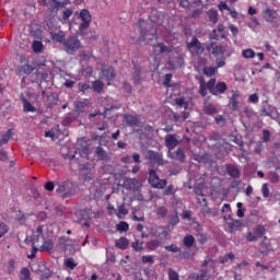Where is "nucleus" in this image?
Listing matches in <instances>:
<instances>
[{
    "label": "nucleus",
    "mask_w": 280,
    "mask_h": 280,
    "mask_svg": "<svg viewBox=\"0 0 280 280\" xmlns=\"http://www.w3.org/2000/svg\"><path fill=\"white\" fill-rule=\"evenodd\" d=\"M66 268H69L70 270H74L78 264H75V260L73 258H68L65 260Z\"/></svg>",
    "instance_id": "nucleus-46"
},
{
    "label": "nucleus",
    "mask_w": 280,
    "mask_h": 280,
    "mask_svg": "<svg viewBox=\"0 0 280 280\" xmlns=\"http://www.w3.org/2000/svg\"><path fill=\"white\" fill-rule=\"evenodd\" d=\"M139 27H140V38L139 44L140 45H148L156 38V26L152 23H148L145 21H139Z\"/></svg>",
    "instance_id": "nucleus-1"
},
{
    "label": "nucleus",
    "mask_w": 280,
    "mask_h": 280,
    "mask_svg": "<svg viewBox=\"0 0 280 280\" xmlns=\"http://www.w3.org/2000/svg\"><path fill=\"white\" fill-rule=\"evenodd\" d=\"M207 14H208L209 21H211V23H218V11L217 10L210 9L207 12Z\"/></svg>",
    "instance_id": "nucleus-40"
},
{
    "label": "nucleus",
    "mask_w": 280,
    "mask_h": 280,
    "mask_svg": "<svg viewBox=\"0 0 280 280\" xmlns=\"http://www.w3.org/2000/svg\"><path fill=\"white\" fill-rule=\"evenodd\" d=\"M264 19L267 21V23H273L275 19H277V11L267 8L264 12Z\"/></svg>",
    "instance_id": "nucleus-18"
},
{
    "label": "nucleus",
    "mask_w": 280,
    "mask_h": 280,
    "mask_svg": "<svg viewBox=\"0 0 280 280\" xmlns=\"http://www.w3.org/2000/svg\"><path fill=\"white\" fill-rule=\"evenodd\" d=\"M42 248L43 250H54V241H44Z\"/></svg>",
    "instance_id": "nucleus-50"
},
{
    "label": "nucleus",
    "mask_w": 280,
    "mask_h": 280,
    "mask_svg": "<svg viewBox=\"0 0 280 280\" xmlns=\"http://www.w3.org/2000/svg\"><path fill=\"white\" fill-rule=\"evenodd\" d=\"M168 253H180V247L172 244L164 247Z\"/></svg>",
    "instance_id": "nucleus-57"
},
{
    "label": "nucleus",
    "mask_w": 280,
    "mask_h": 280,
    "mask_svg": "<svg viewBox=\"0 0 280 280\" xmlns=\"http://www.w3.org/2000/svg\"><path fill=\"white\" fill-rule=\"evenodd\" d=\"M228 226L230 229V231H237L240 229H242V221L240 220H235L234 222H229Z\"/></svg>",
    "instance_id": "nucleus-39"
},
{
    "label": "nucleus",
    "mask_w": 280,
    "mask_h": 280,
    "mask_svg": "<svg viewBox=\"0 0 280 280\" xmlns=\"http://www.w3.org/2000/svg\"><path fill=\"white\" fill-rule=\"evenodd\" d=\"M32 49L35 54H40V51H43V42L34 40L32 44Z\"/></svg>",
    "instance_id": "nucleus-38"
},
{
    "label": "nucleus",
    "mask_w": 280,
    "mask_h": 280,
    "mask_svg": "<svg viewBox=\"0 0 280 280\" xmlns=\"http://www.w3.org/2000/svg\"><path fill=\"white\" fill-rule=\"evenodd\" d=\"M78 86H79V92L80 93H86V91H91V84H89V83H82V82H80L79 84H78Z\"/></svg>",
    "instance_id": "nucleus-51"
},
{
    "label": "nucleus",
    "mask_w": 280,
    "mask_h": 280,
    "mask_svg": "<svg viewBox=\"0 0 280 280\" xmlns=\"http://www.w3.org/2000/svg\"><path fill=\"white\" fill-rule=\"evenodd\" d=\"M86 106H89V100L79 101L75 104V112L77 113H82Z\"/></svg>",
    "instance_id": "nucleus-36"
},
{
    "label": "nucleus",
    "mask_w": 280,
    "mask_h": 280,
    "mask_svg": "<svg viewBox=\"0 0 280 280\" xmlns=\"http://www.w3.org/2000/svg\"><path fill=\"white\" fill-rule=\"evenodd\" d=\"M143 273L148 279H159V275L156 273V270L152 268H144Z\"/></svg>",
    "instance_id": "nucleus-30"
},
{
    "label": "nucleus",
    "mask_w": 280,
    "mask_h": 280,
    "mask_svg": "<svg viewBox=\"0 0 280 280\" xmlns=\"http://www.w3.org/2000/svg\"><path fill=\"white\" fill-rule=\"evenodd\" d=\"M33 71H34V67H32L30 65H24L22 67V72H24L25 75H30Z\"/></svg>",
    "instance_id": "nucleus-63"
},
{
    "label": "nucleus",
    "mask_w": 280,
    "mask_h": 280,
    "mask_svg": "<svg viewBox=\"0 0 280 280\" xmlns=\"http://www.w3.org/2000/svg\"><path fill=\"white\" fill-rule=\"evenodd\" d=\"M102 75L105 78V80H113L115 78V68L113 67H107L102 69Z\"/></svg>",
    "instance_id": "nucleus-21"
},
{
    "label": "nucleus",
    "mask_w": 280,
    "mask_h": 280,
    "mask_svg": "<svg viewBox=\"0 0 280 280\" xmlns=\"http://www.w3.org/2000/svg\"><path fill=\"white\" fill-rule=\"evenodd\" d=\"M242 56H243V58H247V59L255 58V50H253L250 48L245 49V50H243Z\"/></svg>",
    "instance_id": "nucleus-54"
},
{
    "label": "nucleus",
    "mask_w": 280,
    "mask_h": 280,
    "mask_svg": "<svg viewBox=\"0 0 280 280\" xmlns=\"http://www.w3.org/2000/svg\"><path fill=\"white\" fill-rule=\"evenodd\" d=\"M8 231H10V228L8 226V224L0 223V237H3V235H5Z\"/></svg>",
    "instance_id": "nucleus-62"
},
{
    "label": "nucleus",
    "mask_w": 280,
    "mask_h": 280,
    "mask_svg": "<svg viewBox=\"0 0 280 280\" xmlns=\"http://www.w3.org/2000/svg\"><path fill=\"white\" fill-rule=\"evenodd\" d=\"M183 244H184L185 248H191V246H194V244H196V238L194 237V235L188 234L184 237Z\"/></svg>",
    "instance_id": "nucleus-26"
},
{
    "label": "nucleus",
    "mask_w": 280,
    "mask_h": 280,
    "mask_svg": "<svg viewBox=\"0 0 280 280\" xmlns=\"http://www.w3.org/2000/svg\"><path fill=\"white\" fill-rule=\"evenodd\" d=\"M75 222L79 224H83V226H89V220H91V214H89V210H79L75 212Z\"/></svg>",
    "instance_id": "nucleus-10"
},
{
    "label": "nucleus",
    "mask_w": 280,
    "mask_h": 280,
    "mask_svg": "<svg viewBox=\"0 0 280 280\" xmlns=\"http://www.w3.org/2000/svg\"><path fill=\"white\" fill-rule=\"evenodd\" d=\"M147 159L151 165H165V160H163V153H159L153 150L147 152Z\"/></svg>",
    "instance_id": "nucleus-6"
},
{
    "label": "nucleus",
    "mask_w": 280,
    "mask_h": 280,
    "mask_svg": "<svg viewBox=\"0 0 280 280\" xmlns=\"http://www.w3.org/2000/svg\"><path fill=\"white\" fill-rule=\"evenodd\" d=\"M199 94L201 97H207V82H205V78L200 77L199 78Z\"/></svg>",
    "instance_id": "nucleus-28"
},
{
    "label": "nucleus",
    "mask_w": 280,
    "mask_h": 280,
    "mask_svg": "<svg viewBox=\"0 0 280 280\" xmlns=\"http://www.w3.org/2000/svg\"><path fill=\"white\" fill-rule=\"evenodd\" d=\"M21 102L23 104L24 113H36V107H34L25 96H21Z\"/></svg>",
    "instance_id": "nucleus-22"
},
{
    "label": "nucleus",
    "mask_w": 280,
    "mask_h": 280,
    "mask_svg": "<svg viewBox=\"0 0 280 280\" xmlns=\"http://www.w3.org/2000/svg\"><path fill=\"white\" fill-rule=\"evenodd\" d=\"M215 85H217L215 84V79H210L208 81V83H206V86H207L209 93H211V95H213V91L215 90Z\"/></svg>",
    "instance_id": "nucleus-49"
},
{
    "label": "nucleus",
    "mask_w": 280,
    "mask_h": 280,
    "mask_svg": "<svg viewBox=\"0 0 280 280\" xmlns=\"http://www.w3.org/2000/svg\"><path fill=\"white\" fill-rule=\"evenodd\" d=\"M32 279V273L27 267H24L20 271V280H30Z\"/></svg>",
    "instance_id": "nucleus-32"
},
{
    "label": "nucleus",
    "mask_w": 280,
    "mask_h": 280,
    "mask_svg": "<svg viewBox=\"0 0 280 280\" xmlns=\"http://www.w3.org/2000/svg\"><path fill=\"white\" fill-rule=\"evenodd\" d=\"M128 238L126 237H120L119 240H116L115 242V246H117V248H120L121 250H126V248H128Z\"/></svg>",
    "instance_id": "nucleus-29"
},
{
    "label": "nucleus",
    "mask_w": 280,
    "mask_h": 280,
    "mask_svg": "<svg viewBox=\"0 0 280 280\" xmlns=\"http://www.w3.org/2000/svg\"><path fill=\"white\" fill-rule=\"evenodd\" d=\"M80 16L83 22L91 23L92 21L91 13L86 9L81 10Z\"/></svg>",
    "instance_id": "nucleus-37"
},
{
    "label": "nucleus",
    "mask_w": 280,
    "mask_h": 280,
    "mask_svg": "<svg viewBox=\"0 0 280 280\" xmlns=\"http://www.w3.org/2000/svg\"><path fill=\"white\" fill-rule=\"evenodd\" d=\"M254 235H256V237L259 240V237H264V235L266 234V228H264V225H257L254 230Z\"/></svg>",
    "instance_id": "nucleus-35"
},
{
    "label": "nucleus",
    "mask_w": 280,
    "mask_h": 280,
    "mask_svg": "<svg viewBox=\"0 0 280 280\" xmlns=\"http://www.w3.org/2000/svg\"><path fill=\"white\" fill-rule=\"evenodd\" d=\"M225 170L231 178H240L242 176V171L235 164H226Z\"/></svg>",
    "instance_id": "nucleus-12"
},
{
    "label": "nucleus",
    "mask_w": 280,
    "mask_h": 280,
    "mask_svg": "<svg viewBox=\"0 0 280 280\" xmlns=\"http://www.w3.org/2000/svg\"><path fill=\"white\" fill-rule=\"evenodd\" d=\"M175 103L177 106H179V108H188L189 104L187 102H185V98L180 97V98H176Z\"/></svg>",
    "instance_id": "nucleus-55"
},
{
    "label": "nucleus",
    "mask_w": 280,
    "mask_h": 280,
    "mask_svg": "<svg viewBox=\"0 0 280 280\" xmlns=\"http://www.w3.org/2000/svg\"><path fill=\"white\" fill-rule=\"evenodd\" d=\"M125 189H127V191H141V182H139V179L137 178H130L127 177L125 179Z\"/></svg>",
    "instance_id": "nucleus-8"
},
{
    "label": "nucleus",
    "mask_w": 280,
    "mask_h": 280,
    "mask_svg": "<svg viewBox=\"0 0 280 280\" xmlns=\"http://www.w3.org/2000/svg\"><path fill=\"white\" fill-rule=\"evenodd\" d=\"M218 72V68L215 67H203L202 73L203 75H207V78L213 77L214 73Z\"/></svg>",
    "instance_id": "nucleus-33"
},
{
    "label": "nucleus",
    "mask_w": 280,
    "mask_h": 280,
    "mask_svg": "<svg viewBox=\"0 0 280 280\" xmlns=\"http://www.w3.org/2000/svg\"><path fill=\"white\" fill-rule=\"evenodd\" d=\"M149 184L154 189H165V187H167V179L159 178L156 171H154V168H151L149 171Z\"/></svg>",
    "instance_id": "nucleus-4"
},
{
    "label": "nucleus",
    "mask_w": 280,
    "mask_h": 280,
    "mask_svg": "<svg viewBox=\"0 0 280 280\" xmlns=\"http://www.w3.org/2000/svg\"><path fill=\"white\" fill-rule=\"evenodd\" d=\"M58 246L63 250H71L73 248V240L69 238V236H61L58 238Z\"/></svg>",
    "instance_id": "nucleus-13"
},
{
    "label": "nucleus",
    "mask_w": 280,
    "mask_h": 280,
    "mask_svg": "<svg viewBox=\"0 0 280 280\" xmlns=\"http://www.w3.org/2000/svg\"><path fill=\"white\" fill-rule=\"evenodd\" d=\"M10 137H12V129H9L4 133L0 135V148L10 141Z\"/></svg>",
    "instance_id": "nucleus-27"
},
{
    "label": "nucleus",
    "mask_w": 280,
    "mask_h": 280,
    "mask_svg": "<svg viewBox=\"0 0 280 280\" xmlns=\"http://www.w3.org/2000/svg\"><path fill=\"white\" fill-rule=\"evenodd\" d=\"M40 240H43V236L42 235H39V234H33V235H31V236H26V238H25V244L27 245V246H30V244L32 245V246H36L37 247V245H38V242H40Z\"/></svg>",
    "instance_id": "nucleus-17"
},
{
    "label": "nucleus",
    "mask_w": 280,
    "mask_h": 280,
    "mask_svg": "<svg viewBox=\"0 0 280 280\" xmlns=\"http://www.w3.org/2000/svg\"><path fill=\"white\" fill-rule=\"evenodd\" d=\"M38 271L42 272L40 279L44 280H49V278L54 275V271L49 270V268H47V264L45 262H40L38 265Z\"/></svg>",
    "instance_id": "nucleus-14"
},
{
    "label": "nucleus",
    "mask_w": 280,
    "mask_h": 280,
    "mask_svg": "<svg viewBox=\"0 0 280 280\" xmlns=\"http://www.w3.org/2000/svg\"><path fill=\"white\" fill-rule=\"evenodd\" d=\"M77 151L79 152L82 159H86L89 156V143L84 140H78L77 142Z\"/></svg>",
    "instance_id": "nucleus-11"
},
{
    "label": "nucleus",
    "mask_w": 280,
    "mask_h": 280,
    "mask_svg": "<svg viewBox=\"0 0 280 280\" xmlns=\"http://www.w3.org/2000/svg\"><path fill=\"white\" fill-rule=\"evenodd\" d=\"M268 178L270 183H273V184L279 183V174H277V172H272V171L269 172Z\"/></svg>",
    "instance_id": "nucleus-53"
},
{
    "label": "nucleus",
    "mask_w": 280,
    "mask_h": 280,
    "mask_svg": "<svg viewBox=\"0 0 280 280\" xmlns=\"http://www.w3.org/2000/svg\"><path fill=\"white\" fill-rule=\"evenodd\" d=\"M128 229H130V225H128V223H126V221H121V222H119V224H117V231H119L120 233H126V231H128Z\"/></svg>",
    "instance_id": "nucleus-47"
},
{
    "label": "nucleus",
    "mask_w": 280,
    "mask_h": 280,
    "mask_svg": "<svg viewBox=\"0 0 280 280\" xmlns=\"http://www.w3.org/2000/svg\"><path fill=\"white\" fill-rule=\"evenodd\" d=\"M180 222V219L178 218V213H175L173 217H171V220L168 222V226H176Z\"/></svg>",
    "instance_id": "nucleus-58"
},
{
    "label": "nucleus",
    "mask_w": 280,
    "mask_h": 280,
    "mask_svg": "<svg viewBox=\"0 0 280 280\" xmlns=\"http://www.w3.org/2000/svg\"><path fill=\"white\" fill-rule=\"evenodd\" d=\"M261 140L264 141V143H268V141H270V130H268V129L262 130Z\"/></svg>",
    "instance_id": "nucleus-61"
},
{
    "label": "nucleus",
    "mask_w": 280,
    "mask_h": 280,
    "mask_svg": "<svg viewBox=\"0 0 280 280\" xmlns=\"http://www.w3.org/2000/svg\"><path fill=\"white\" fill-rule=\"evenodd\" d=\"M117 215H118L119 220H121V218H124V215H128V211L126 209L125 203L118 206V214Z\"/></svg>",
    "instance_id": "nucleus-48"
},
{
    "label": "nucleus",
    "mask_w": 280,
    "mask_h": 280,
    "mask_svg": "<svg viewBox=\"0 0 280 280\" xmlns=\"http://www.w3.org/2000/svg\"><path fill=\"white\" fill-rule=\"evenodd\" d=\"M89 25L91 22H82L79 26V36H84L86 34V30H89Z\"/></svg>",
    "instance_id": "nucleus-41"
},
{
    "label": "nucleus",
    "mask_w": 280,
    "mask_h": 280,
    "mask_svg": "<svg viewBox=\"0 0 280 280\" xmlns=\"http://www.w3.org/2000/svg\"><path fill=\"white\" fill-rule=\"evenodd\" d=\"M47 97H48V104H49L50 107L51 106H58V96L52 94V95H49Z\"/></svg>",
    "instance_id": "nucleus-56"
},
{
    "label": "nucleus",
    "mask_w": 280,
    "mask_h": 280,
    "mask_svg": "<svg viewBox=\"0 0 280 280\" xmlns=\"http://www.w3.org/2000/svg\"><path fill=\"white\" fill-rule=\"evenodd\" d=\"M186 47L191 56H201V54L205 52V47H202V43H200L197 37H192L191 40L186 44Z\"/></svg>",
    "instance_id": "nucleus-5"
},
{
    "label": "nucleus",
    "mask_w": 280,
    "mask_h": 280,
    "mask_svg": "<svg viewBox=\"0 0 280 280\" xmlns=\"http://www.w3.org/2000/svg\"><path fill=\"white\" fill-rule=\"evenodd\" d=\"M158 215L159 218H165V215H167V208L165 206L160 207L158 209Z\"/></svg>",
    "instance_id": "nucleus-64"
},
{
    "label": "nucleus",
    "mask_w": 280,
    "mask_h": 280,
    "mask_svg": "<svg viewBox=\"0 0 280 280\" xmlns=\"http://www.w3.org/2000/svg\"><path fill=\"white\" fill-rule=\"evenodd\" d=\"M226 54V47L219 45L212 48V56H224Z\"/></svg>",
    "instance_id": "nucleus-31"
},
{
    "label": "nucleus",
    "mask_w": 280,
    "mask_h": 280,
    "mask_svg": "<svg viewBox=\"0 0 280 280\" xmlns=\"http://www.w3.org/2000/svg\"><path fill=\"white\" fill-rule=\"evenodd\" d=\"M63 47L67 54L73 55L78 49H82V43H80L78 36H70L63 42Z\"/></svg>",
    "instance_id": "nucleus-3"
},
{
    "label": "nucleus",
    "mask_w": 280,
    "mask_h": 280,
    "mask_svg": "<svg viewBox=\"0 0 280 280\" xmlns=\"http://www.w3.org/2000/svg\"><path fill=\"white\" fill-rule=\"evenodd\" d=\"M229 259H231V261H233V259H235V254L230 253L225 256H221L220 257V264H226V261H229Z\"/></svg>",
    "instance_id": "nucleus-52"
},
{
    "label": "nucleus",
    "mask_w": 280,
    "mask_h": 280,
    "mask_svg": "<svg viewBox=\"0 0 280 280\" xmlns=\"http://www.w3.org/2000/svg\"><path fill=\"white\" fill-rule=\"evenodd\" d=\"M122 119L127 124V126H139V118L137 116L125 114L122 115Z\"/></svg>",
    "instance_id": "nucleus-19"
},
{
    "label": "nucleus",
    "mask_w": 280,
    "mask_h": 280,
    "mask_svg": "<svg viewBox=\"0 0 280 280\" xmlns=\"http://www.w3.org/2000/svg\"><path fill=\"white\" fill-rule=\"evenodd\" d=\"M56 194L59 198H71V196L78 194V185L72 182L57 183Z\"/></svg>",
    "instance_id": "nucleus-2"
},
{
    "label": "nucleus",
    "mask_w": 280,
    "mask_h": 280,
    "mask_svg": "<svg viewBox=\"0 0 280 280\" xmlns=\"http://www.w3.org/2000/svg\"><path fill=\"white\" fill-rule=\"evenodd\" d=\"M92 89L95 93H102V91H104V83L100 80H96L92 83Z\"/></svg>",
    "instance_id": "nucleus-34"
},
{
    "label": "nucleus",
    "mask_w": 280,
    "mask_h": 280,
    "mask_svg": "<svg viewBox=\"0 0 280 280\" xmlns=\"http://www.w3.org/2000/svg\"><path fill=\"white\" fill-rule=\"evenodd\" d=\"M95 155L97 156L98 161H106L108 159V153L102 145L96 147Z\"/></svg>",
    "instance_id": "nucleus-25"
},
{
    "label": "nucleus",
    "mask_w": 280,
    "mask_h": 280,
    "mask_svg": "<svg viewBox=\"0 0 280 280\" xmlns=\"http://www.w3.org/2000/svg\"><path fill=\"white\" fill-rule=\"evenodd\" d=\"M154 56H167V54H172V47L165 45V43H158L153 46Z\"/></svg>",
    "instance_id": "nucleus-9"
},
{
    "label": "nucleus",
    "mask_w": 280,
    "mask_h": 280,
    "mask_svg": "<svg viewBox=\"0 0 280 280\" xmlns=\"http://www.w3.org/2000/svg\"><path fill=\"white\" fill-rule=\"evenodd\" d=\"M176 145H178V139L176 138V136L167 135L165 137V147L168 150H174V148H176Z\"/></svg>",
    "instance_id": "nucleus-15"
},
{
    "label": "nucleus",
    "mask_w": 280,
    "mask_h": 280,
    "mask_svg": "<svg viewBox=\"0 0 280 280\" xmlns=\"http://www.w3.org/2000/svg\"><path fill=\"white\" fill-rule=\"evenodd\" d=\"M51 1V8H54L55 10H57V8H65V5H67V2H60L58 0H50Z\"/></svg>",
    "instance_id": "nucleus-60"
},
{
    "label": "nucleus",
    "mask_w": 280,
    "mask_h": 280,
    "mask_svg": "<svg viewBox=\"0 0 280 280\" xmlns=\"http://www.w3.org/2000/svg\"><path fill=\"white\" fill-rule=\"evenodd\" d=\"M209 279V270L202 268L200 270V275L196 276V280H208Z\"/></svg>",
    "instance_id": "nucleus-45"
},
{
    "label": "nucleus",
    "mask_w": 280,
    "mask_h": 280,
    "mask_svg": "<svg viewBox=\"0 0 280 280\" xmlns=\"http://www.w3.org/2000/svg\"><path fill=\"white\" fill-rule=\"evenodd\" d=\"M240 100V92L232 91V96L230 97V106H232V110H237L238 101Z\"/></svg>",
    "instance_id": "nucleus-23"
},
{
    "label": "nucleus",
    "mask_w": 280,
    "mask_h": 280,
    "mask_svg": "<svg viewBox=\"0 0 280 280\" xmlns=\"http://www.w3.org/2000/svg\"><path fill=\"white\" fill-rule=\"evenodd\" d=\"M215 65L217 67H214L217 70L222 69V67L226 66V57L222 56L220 58L215 59Z\"/></svg>",
    "instance_id": "nucleus-44"
},
{
    "label": "nucleus",
    "mask_w": 280,
    "mask_h": 280,
    "mask_svg": "<svg viewBox=\"0 0 280 280\" xmlns=\"http://www.w3.org/2000/svg\"><path fill=\"white\" fill-rule=\"evenodd\" d=\"M185 59L180 55L176 54L175 60L168 61V67H171V69H180V67H183Z\"/></svg>",
    "instance_id": "nucleus-16"
},
{
    "label": "nucleus",
    "mask_w": 280,
    "mask_h": 280,
    "mask_svg": "<svg viewBox=\"0 0 280 280\" xmlns=\"http://www.w3.org/2000/svg\"><path fill=\"white\" fill-rule=\"evenodd\" d=\"M168 279L170 280H180L178 272L174 269H168Z\"/></svg>",
    "instance_id": "nucleus-59"
},
{
    "label": "nucleus",
    "mask_w": 280,
    "mask_h": 280,
    "mask_svg": "<svg viewBox=\"0 0 280 280\" xmlns=\"http://www.w3.org/2000/svg\"><path fill=\"white\" fill-rule=\"evenodd\" d=\"M203 113L205 115H218V106L211 103H205Z\"/></svg>",
    "instance_id": "nucleus-20"
},
{
    "label": "nucleus",
    "mask_w": 280,
    "mask_h": 280,
    "mask_svg": "<svg viewBox=\"0 0 280 280\" xmlns=\"http://www.w3.org/2000/svg\"><path fill=\"white\" fill-rule=\"evenodd\" d=\"M229 89V86L224 82H218L214 86V91L212 92V95L218 96L219 94H222Z\"/></svg>",
    "instance_id": "nucleus-24"
},
{
    "label": "nucleus",
    "mask_w": 280,
    "mask_h": 280,
    "mask_svg": "<svg viewBox=\"0 0 280 280\" xmlns=\"http://www.w3.org/2000/svg\"><path fill=\"white\" fill-rule=\"evenodd\" d=\"M159 246H161V242L159 240L150 241L147 243V248H149V250H156Z\"/></svg>",
    "instance_id": "nucleus-42"
},
{
    "label": "nucleus",
    "mask_w": 280,
    "mask_h": 280,
    "mask_svg": "<svg viewBox=\"0 0 280 280\" xmlns=\"http://www.w3.org/2000/svg\"><path fill=\"white\" fill-rule=\"evenodd\" d=\"M175 159L180 163H185V159H187V155H185V152L183 151V149H177Z\"/></svg>",
    "instance_id": "nucleus-43"
},
{
    "label": "nucleus",
    "mask_w": 280,
    "mask_h": 280,
    "mask_svg": "<svg viewBox=\"0 0 280 280\" xmlns=\"http://www.w3.org/2000/svg\"><path fill=\"white\" fill-rule=\"evenodd\" d=\"M262 117H270V119H279V112H277L276 107L265 103L261 108Z\"/></svg>",
    "instance_id": "nucleus-7"
}]
</instances>
